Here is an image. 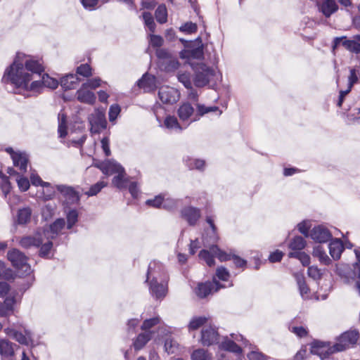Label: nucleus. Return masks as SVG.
Returning a JSON list of instances; mask_svg holds the SVG:
<instances>
[{"label": "nucleus", "instance_id": "40", "mask_svg": "<svg viewBox=\"0 0 360 360\" xmlns=\"http://www.w3.org/2000/svg\"><path fill=\"white\" fill-rule=\"evenodd\" d=\"M64 212L66 214L67 228L71 229L78 221V212L75 209H68L65 207Z\"/></svg>", "mask_w": 360, "mask_h": 360}, {"label": "nucleus", "instance_id": "47", "mask_svg": "<svg viewBox=\"0 0 360 360\" xmlns=\"http://www.w3.org/2000/svg\"><path fill=\"white\" fill-rule=\"evenodd\" d=\"M306 241L302 236H297L294 237L289 243V248L295 251H300L304 248Z\"/></svg>", "mask_w": 360, "mask_h": 360}, {"label": "nucleus", "instance_id": "44", "mask_svg": "<svg viewBox=\"0 0 360 360\" xmlns=\"http://www.w3.org/2000/svg\"><path fill=\"white\" fill-rule=\"evenodd\" d=\"M181 200L166 198V195H165L162 208L168 211H174L176 210L179 207V205H181Z\"/></svg>", "mask_w": 360, "mask_h": 360}, {"label": "nucleus", "instance_id": "53", "mask_svg": "<svg viewBox=\"0 0 360 360\" xmlns=\"http://www.w3.org/2000/svg\"><path fill=\"white\" fill-rule=\"evenodd\" d=\"M0 189L5 198H6L11 191V184L8 178L1 173H0Z\"/></svg>", "mask_w": 360, "mask_h": 360}, {"label": "nucleus", "instance_id": "32", "mask_svg": "<svg viewBox=\"0 0 360 360\" xmlns=\"http://www.w3.org/2000/svg\"><path fill=\"white\" fill-rule=\"evenodd\" d=\"M184 162L189 169L203 171L205 167V161L202 159L186 156L184 158Z\"/></svg>", "mask_w": 360, "mask_h": 360}, {"label": "nucleus", "instance_id": "30", "mask_svg": "<svg viewBox=\"0 0 360 360\" xmlns=\"http://www.w3.org/2000/svg\"><path fill=\"white\" fill-rule=\"evenodd\" d=\"M294 277L297 282V285L298 286V289L300 291V294L302 299L307 300L309 297V288L306 284L305 278L303 274L295 273L294 274Z\"/></svg>", "mask_w": 360, "mask_h": 360}, {"label": "nucleus", "instance_id": "49", "mask_svg": "<svg viewBox=\"0 0 360 360\" xmlns=\"http://www.w3.org/2000/svg\"><path fill=\"white\" fill-rule=\"evenodd\" d=\"M156 20L160 23H165L167 20V10L164 4L160 5L155 12Z\"/></svg>", "mask_w": 360, "mask_h": 360}, {"label": "nucleus", "instance_id": "15", "mask_svg": "<svg viewBox=\"0 0 360 360\" xmlns=\"http://www.w3.org/2000/svg\"><path fill=\"white\" fill-rule=\"evenodd\" d=\"M222 288H225V285L219 284L214 277L212 282L208 281L199 283L195 289V294L198 297L204 298Z\"/></svg>", "mask_w": 360, "mask_h": 360}, {"label": "nucleus", "instance_id": "7", "mask_svg": "<svg viewBox=\"0 0 360 360\" xmlns=\"http://www.w3.org/2000/svg\"><path fill=\"white\" fill-rule=\"evenodd\" d=\"M168 281V275L163 264L157 261L151 262L148 268L146 281Z\"/></svg>", "mask_w": 360, "mask_h": 360}, {"label": "nucleus", "instance_id": "19", "mask_svg": "<svg viewBox=\"0 0 360 360\" xmlns=\"http://www.w3.org/2000/svg\"><path fill=\"white\" fill-rule=\"evenodd\" d=\"M310 238L316 243H323L331 240L332 233L326 226L318 225L311 230Z\"/></svg>", "mask_w": 360, "mask_h": 360}, {"label": "nucleus", "instance_id": "60", "mask_svg": "<svg viewBox=\"0 0 360 360\" xmlns=\"http://www.w3.org/2000/svg\"><path fill=\"white\" fill-rule=\"evenodd\" d=\"M198 29L197 25L192 22H187L179 27V30L186 34H193L196 32Z\"/></svg>", "mask_w": 360, "mask_h": 360}, {"label": "nucleus", "instance_id": "29", "mask_svg": "<svg viewBox=\"0 0 360 360\" xmlns=\"http://www.w3.org/2000/svg\"><path fill=\"white\" fill-rule=\"evenodd\" d=\"M219 349L220 350L231 352L236 354H240L242 352L241 347L238 346L234 340H231L227 337L224 338L223 340L219 344Z\"/></svg>", "mask_w": 360, "mask_h": 360}, {"label": "nucleus", "instance_id": "28", "mask_svg": "<svg viewBox=\"0 0 360 360\" xmlns=\"http://www.w3.org/2000/svg\"><path fill=\"white\" fill-rule=\"evenodd\" d=\"M329 253L334 260H338L340 258L341 255L344 250V245L340 239H333L328 245Z\"/></svg>", "mask_w": 360, "mask_h": 360}, {"label": "nucleus", "instance_id": "55", "mask_svg": "<svg viewBox=\"0 0 360 360\" xmlns=\"http://www.w3.org/2000/svg\"><path fill=\"white\" fill-rule=\"evenodd\" d=\"M311 221L309 220H303L297 225L298 231L305 237H310Z\"/></svg>", "mask_w": 360, "mask_h": 360}, {"label": "nucleus", "instance_id": "21", "mask_svg": "<svg viewBox=\"0 0 360 360\" xmlns=\"http://www.w3.org/2000/svg\"><path fill=\"white\" fill-rule=\"evenodd\" d=\"M65 226V219L63 218L57 219L53 223L49 225V227L43 231L44 237L46 239H54Z\"/></svg>", "mask_w": 360, "mask_h": 360}, {"label": "nucleus", "instance_id": "3", "mask_svg": "<svg viewBox=\"0 0 360 360\" xmlns=\"http://www.w3.org/2000/svg\"><path fill=\"white\" fill-rule=\"evenodd\" d=\"M5 333L21 345H35L34 333L25 326L13 325L4 329Z\"/></svg>", "mask_w": 360, "mask_h": 360}, {"label": "nucleus", "instance_id": "23", "mask_svg": "<svg viewBox=\"0 0 360 360\" xmlns=\"http://www.w3.org/2000/svg\"><path fill=\"white\" fill-rule=\"evenodd\" d=\"M43 233L37 232L34 236L22 237L20 240V245L24 248L31 247H39L44 243Z\"/></svg>", "mask_w": 360, "mask_h": 360}, {"label": "nucleus", "instance_id": "51", "mask_svg": "<svg viewBox=\"0 0 360 360\" xmlns=\"http://www.w3.org/2000/svg\"><path fill=\"white\" fill-rule=\"evenodd\" d=\"M210 250L221 262L231 259L232 255L221 250L217 245H211Z\"/></svg>", "mask_w": 360, "mask_h": 360}, {"label": "nucleus", "instance_id": "58", "mask_svg": "<svg viewBox=\"0 0 360 360\" xmlns=\"http://www.w3.org/2000/svg\"><path fill=\"white\" fill-rule=\"evenodd\" d=\"M53 239H47V242L41 244L39 255L42 257H46L49 255V252L53 247Z\"/></svg>", "mask_w": 360, "mask_h": 360}, {"label": "nucleus", "instance_id": "17", "mask_svg": "<svg viewBox=\"0 0 360 360\" xmlns=\"http://www.w3.org/2000/svg\"><path fill=\"white\" fill-rule=\"evenodd\" d=\"M158 97L163 103L173 104L179 101L180 94L174 88L162 86L158 91Z\"/></svg>", "mask_w": 360, "mask_h": 360}, {"label": "nucleus", "instance_id": "52", "mask_svg": "<svg viewBox=\"0 0 360 360\" xmlns=\"http://www.w3.org/2000/svg\"><path fill=\"white\" fill-rule=\"evenodd\" d=\"M164 196L165 194H160L156 195L152 199H148L146 201V204L150 207H153L154 208H160L162 207V205L164 202Z\"/></svg>", "mask_w": 360, "mask_h": 360}, {"label": "nucleus", "instance_id": "10", "mask_svg": "<svg viewBox=\"0 0 360 360\" xmlns=\"http://www.w3.org/2000/svg\"><path fill=\"white\" fill-rule=\"evenodd\" d=\"M219 334L217 329L212 326H204L201 330L200 342L205 347L218 344Z\"/></svg>", "mask_w": 360, "mask_h": 360}, {"label": "nucleus", "instance_id": "38", "mask_svg": "<svg viewBox=\"0 0 360 360\" xmlns=\"http://www.w3.org/2000/svg\"><path fill=\"white\" fill-rule=\"evenodd\" d=\"M127 183L128 179L124 169L123 172L116 174L112 180V184L119 189L126 188Z\"/></svg>", "mask_w": 360, "mask_h": 360}, {"label": "nucleus", "instance_id": "46", "mask_svg": "<svg viewBox=\"0 0 360 360\" xmlns=\"http://www.w3.org/2000/svg\"><path fill=\"white\" fill-rule=\"evenodd\" d=\"M179 347L178 342L170 336L165 339L164 347L168 354L176 353L179 350Z\"/></svg>", "mask_w": 360, "mask_h": 360}, {"label": "nucleus", "instance_id": "5", "mask_svg": "<svg viewBox=\"0 0 360 360\" xmlns=\"http://www.w3.org/2000/svg\"><path fill=\"white\" fill-rule=\"evenodd\" d=\"M3 303L0 302V316H6L13 312V306L15 303V295L13 292H10L9 285L5 281L0 282V296L5 297Z\"/></svg>", "mask_w": 360, "mask_h": 360}, {"label": "nucleus", "instance_id": "34", "mask_svg": "<svg viewBox=\"0 0 360 360\" xmlns=\"http://www.w3.org/2000/svg\"><path fill=\"white\" fill-rule=\"evenodd\" d=\"M79 79L75 74H69L60 79V85L65 90L75 89L78 83Z\"/></svg>", "mask_w": 360, "mask_h": 360}, {"label": "nucleus", "instance_id": "57", "mask_svg": "<svg viewBox=\"0 0 360 360\" xmlns=\"http://www.w3.org/2000/svg\"><path fill=\"white\" fill-rule=\"evenodd\" d=\"M56 208L55 203L46 204L41 210L42 216L46 219L51 217L54 214Z\"/></svg>", "mask_w": 360, "mask_h": 360}, {"label": "nucleus", "instance_id": "4", "mask_svg": "<svg viewBox=\"0 0 360 360\" xmlns=\"http://www.w3.org/2000/svg\"><path fill=\"white\" fill-rule=\"evenodd\" d=\"M7 256L21 276H25L32 273L31 266L27 263V257L20 250L13 249L8 252Z\"/></svg>", "mask_w": 360, "mask_h": 360}, {"label": "nucleus", "instance_id": "1", "mask_svg": "<svg viewBox=\"0 0 360 360\" xmlns=\"http://www.w3.org/2000/svg\"><path fill=\"white\" fill-rule=\"evenodd\" d=\"M41 63L30 56L18 52L13 62L6 68L2 82L11 85L15 94L25 97L37 96L44 87L55 89L59 82L47 74Z\"/></svg>", "mask_w": 360, "mask_h": 360}, {"label": "nucleus", "instance_id": "2", "mask_svg": "<svg viewBox=\"0 0 360 360\" xmlns=\"http://www.w3.org/2000/svg\"><path fill=\"white\" fill-rule=\"evenodd\" d=\"M191 66L194 71L193 82L197 87L207 85L217 77L215 70L205 63H191Z\"/></svg>", "mask_w": 360, "mask_h": 360}, {"label": "nucleus", "instance_id": "11", "mask_svg": "<svg viewBox=\"0 0 360 360\" xmlns=\"http://www.w3.org/2000/svg\"><path fill=\"white\" fill-rule=\"evenodd\" d=\"M340 45L353 53H360V44L354 39V36L352 39H348L345 36L335 37L333 41V50L336 49Z\"/></svg>", "mask_w": 360, "mask_h": 360}, {"label": "nucleus", "instance_id": "33", "mask_svg": "<svg viewBox=\"0 0 360 360\" xmlns=\"http://www.w3.org/2000/svg\"><path fill=\"white\" fill-rule=\"evenodd\" d=\"M155 78L154 76L143 75V77L137 81V85L145 91H149L154 89Z\"/></svg>", "mask_w": 360, "mask_h": 360}, {"label": "nucleus", "instance_id": "27", "mask_svg": "<svg viewBox=\"0 0 360 360\" xmlns=\"http://www.w3.org/2000/svg\"><path fill=\"white\" fill-rule=\"evenodd\" d=\"M319 11L326 17L329 18L335 13L338 6L335 0H323L318 4Z\"/></svg>", "mask_w": 360, "mask_h": 360}, {"label": "nucleus", "instance_id": "16", "mask_svg": "<svg viewBox=\"0 0 360 360\" xmlns=\"http://www.w3.org/2000/svg\"><path fill=\"white\" fill-rule=\"evenodd\" d=\"M6 151L10 154L15 167H18L22 173L27 171L28 155L25 152L15 151L12 148H6Z\"/></svg>", "mask_w": 360, "mask_h": 360}, {"label": "nucleus", "instance_id": "22", "mask_svg": "<svg viewBox=\"0 0 360 360\" xmlns=\"http://www.w3.org/2000/svg\"><path fill=\"white\" fill-rule=\"evenodd\" d=\"M206 221L209 224L210 227L205 231V234L202 236L205 245H210L211 243H216L218 239V235L217 233V227L214 224V220L211 217L206 218Z\"/></svg>", "mask_w": 360, "mask_h": 360}, {"label": "nucleus", "instance_id": "50", "mask_svg": "<svg viewBox=\"0 0 360 360\" xmlns=\"http://www.w3.org/2000/svg\"><path fill=\"white\" fill-rule=\"evenodd\" d=\"M289 257L297 258L303 266H308L310 264V257L309 256L304 252L301 251H295L290 252L288 254Z\"/></svg>", "mask_w": 360, "mask_h": 360}, {"label": "nucleus", "instance_id": "63", "mask_svg": "<svg viewBox=\"0 0 360 360\" xmlns=\"http://www.w3.org/2000/svg\"><path fill=\"white\" fill-rule=\"evenodd\" d=\"M18 186L21 191H26L29 189L30 184L27 178L18 175L16 179Z\"/></svg>", "mask_w": 360, "mask_h": 360}, {"label": "nucleus", "instance_id": "20", "mask_svg": "<svg viewBox=\"0 0 360 360\" xmlns=\"http://www.w3.org/2000/svg\"><path fill=\"white\" fill-rule=\"evenodd\" d=\"M180 215L190 226H195L201 216V211L198 207L186 206L181 210Z\"/></svg>", "mask_w": 360, "mask_h": 360}, {"label": "nucleus", "instance_id": "31", "mask_svg": "<svg viewBox=\"0 0 360 360\" xmlns=\"http://www.w3.org/2000/svg\"><path fill=\"white\" fill-rule=\"evenodd\" d=\"M196 112L194 117V121H198L201 117L212 112H219V115L221 114V111L217 106H205V105L197 103L195 105Z\"/></svg>", "mask_w": 360, "mask_h": 360}, {"label": "nucleus", "instance_id": "24", "mask_svg": "<svg viewBox=\"0 0 360 360\" xmlns=\"http://www.w3.org/2000/svg\"><path fill=\"white\" fill-rule=\"evenodd\" d=\"M100 169L105 175H112L118 172H123L124 167L115 160H106L100 164Z\"/></svg>", "mask_w": 360, "mask_h": 360}, {"label": "nucleus", "instance_id": "45", "mask_svg": "<svg viewBox=\"0 0 360 360\" xmlns=\"http://www.w3.org/2000/svg\"><path fill=\"white\" fill-rule=\"evenodd\" d=\"M151 332L146 331L138 335L136 340L134 342V347L135 349H140L150 340Z\"/></svg>", "mask_w": 360, "mask_h": 360}, {"label": "nucleus", "instance_id": "56", "mask_svg": "<svg viewBox=\"0 0 360 360\" xmlns=\"http://www.w3.org/2000/svg\"><path fill=\"white\" fill-rule=\"evenodd\" d=\"M107 186V184L103 181H98L97 182L96 184H95L94 185L91 186V188H89V190L86 192V194L88 195V196H94V195H96L97 193H98L101 190L105 187Z\"/></svg>", "mask_w": 360, "mask_h": 360}, {"label": "nucleus", "instance_id": "9", "mask_svg": "<svg viewBox=\"0 0 360 360\" xmlns=\"http://www.w3.org/2000/svg\"><path fill=\"white\" fill-rule=\"evenodd\" d=\"M196 41L198 43L197 47L191 46L188 49L182 50L179 53V57L181 59H186L190 65L193 63L191 62L192 59L202 60L204 58L203 44L200 37H198Z\"/></svg>", "mask_w": 360, "mask_h": 360}, {"label": "nucleus", "instance_id": "12", "mask_svg": "<svg viewBox=\"0 0 360 360\" xmlns=\"http://www.w3.org/2000/svg\"><path fill=\"white\" fill-rule=\"evenodd\" d=\"M359 338L356 331H347L340 335L338 342L335 344L337 352H342L356 344Z\"/></svg>", "mask_w": 360, "mask_h": 360}, {"label": "nucleus", "instance_id": "61", "mask_svg": "<svg viewBox=\"0 0 360 360\" xmlns=\"http://www.w3.org/2000/svg\"><path fill=\"white\" fill-rule=\"evenodd\" d=\"M160 321V318L158 316L146 319L141 326V329L143 330H147L152 327L159 324Z\"/></svg>", "mask_w": 360, "mask_h": 360}, {"label": "nucleus", "instance_id": "59", "mask_svg": "<svg viewBox=\"0 0 360 360\" xmlns=\"http://www.w3.org/2000/svg\"><path fill=\"white\" fill-rule=\"evenodd\" d=\"M178 80L183 84L186 89H191L192 82L190 77V74L187 72H182L178 74Z\"/></svg>", "mask_w": 360, "mask_h": 360}, {"label": "nucleus", "instance_id": "43", "mask_svg": "<svg viewBox=\"0 0 360 360\" xmlns=\"http://www.w3.org/2000/svg\"><path fill=\"white\" fill-rule=\"evenodd\" d=\"M41 197L44 200H51L56 193V186H53L49 182L43 183Z\"/></svg>", "mask_w": 360, "mask_h": 360}, {"label": "nucleus", "instance_id": "18", "mask_svg": "<svg viewBox=\"0 0 360 360\" xmlns=\"http://www.w3.org/2000/svg\"><path fill=\"white\" fill-rule=\"evenodd\" d=\"M168 281H146L148 283L149 291L153 297L156 300L164 298L167 292Z\"/></svg>", "mask_w": 360, "mask_h": 360}, {"label": "nucleus", "instance_id": "36", "mask_svg": "<svg viewBox=\"0 0 360 360\" xmlns=\"http://www.w3.org/2000/svg\"><path fill=\"white\" fill-rule=\"evenodd\" d=\"M32 210L29 207L19 209L17 214V221L18 224H26L31 219Z\"/></svg>", "mask_w": 360, "mask_h": 360}, {"label": "nucleus", "instance_id": "54", "mask_svg": "<svg viewBox=\"0 0 360 360\" xmlns=\"http://www.w3.org/2000/svg\"><path fill=\"white\" fill-rule=\"evenodd\" d=\"M142 16L146 26L148 27L150 32H154L155 24L152 14L149 12H143Z\"/></svg>", "mask_w": 360, "mask_h": 360}, {"label": "nucleus", "instance_id": "41", "mask_svg": "<svg viewBox=\"0 0 360 360\" xmlns=\"http://www.w3.org/2000/svg\"><path fill=\"white\" fill-rule=\"evenodd\" d=\"M209 321V317L202 316H194L193 317L188 326L189 330H195L204 326Z\"/></svg>", "mask_w": 360, "mask_h": 360}, {"label": "nucleus", "instance_id": "37", "mask_svg": "<svg viewBox=\"0 0 360 360\" xmlns=\"http://www.w3.org/2000/svg\"><path fill=\"white\" fill-rule=\"evenodd\" d=\"M312 255L317 257L319 262L324 265H328L331 262V259L320 245L314 248Z\"/></svg>", "mask_w": 360, "mask_h": 360}, {"label": "nucleus", "instance_id": "39", "mask_svg": "<svg viewBox=\"0 0 360 360\" xmlns=\"http://www.w3.org/2000/svg\"><path fill=\"white\" fill-rule=\"evenodd\" d=\"M109 1L110 0H80L84 8L89 11L96 10Z\"/></svg>", "mask_w": 360, "mask_h": 360}, {"label": "nucleus", "instance_id": "64", "mask_svg": "<svg viewBox=\"0 0 360 360\" xmlns=\"http://www.w3.org/2000/svg\"><path fill=\"white\" fill-rule=\"evenodd\" d=\"M249 360H268L269 356L259 352L258 349L252 350L247 355Z\"/></svg>", "mask_w": 360, "mask_h": 360}, {"label": "nucleus", "instance_id": "13", "mask_svg": "<svg viewBox=\"0 0 360 360\" xmlns=\"http://www.w3.org/2000/svg\"><path fill=\"white\" fill-rule=\"evenodd\" d=\"M311 352L319 356L321 359H325L337 351L335 345L330 346L326 342L314 341L311 345Z\"/></svg>", "mask_w": 360, "mask_h": 360}, {"label": "nucleus", "instance_id": "14", "mask_svg": "<svg viewBox=\"0 0 360 360\" xmlns=\"http://www.w3.org/2000/svg\"><path fill=\"white\" fill-rule=\"evenodd\" d=\"M195 114L194 108L188 102L182 103L177 110V115L184 124V128H187L191 123L195 122Z\"/></svg>", "mask_w": 360, "mask_h": 360}, {"label": "nucleus", "instance_id": "6", "mask_svg": "<svg viewBox=\"0 0 360 360\" xmlns=\"http://www.w3.org/2000/svg\"><path fill=\"white\" fill-rule=\"evenodd\" d=\"M90 124V131L92 134H98L107 127L105 110L97 108L88 117Z\"/></svg>", "mask_w": 360, "mask_h": 360}, {"label": "nucleus", "instance_id": "35", "mask_svg": "<svg viewBox=\"0 0 360 360\" xmlns=\"http://www.w3.org/2000/svg\"><path fill=\"white\" fill-rule=\"evenodd\" d=\"M164 125L168 129L175 130L179 132L186 129L184 128V125H181L176 117L171 115L166 117L164 121Z\"/></svg>", "mask_w": 360, "mask_h": 360}, {"label": "nucleus", "instance_id": "48", "mask_svg": "<svg viewBox=\"0 0 360 360\" xmlns=\"http://www.w3.org/2000/svg\"><path fill=\"white\" fill-rule=\"evenodd\" d=\"M199 258L204 261L207 266H212L214 265V254L212 251L207 250H202L199 253Z\"/></svg>", "mask_w": 360, "mask_h": 360}, {"label": "nucleus", "instance_id": "26", "mask_svg": "<svg viewBox=\"0 0 360 360\" xmlns=\"http://www.w3.org/2000/svg\"><path fill=\"white\" fill-rule=\"evenodd\" d=\"M77 98L80 102L88 104H93L96 101L94 94L84 84L77 91Z\"/></svg>", "mask_w": 360, "mask_h": 360}, {"label": "nucleus", "instance_id": "62", "mask_svg": "<svg viewBox=\"0 0 360 360\" xmlns=\"http://www.w3.org/2000/svg\"><path fill=\"white\" fill-rule=\"evenodd\" d=\"M216 278L222 281H228L230 278V274L225 267L220 266L217 269Z\"/></svg>", "mask_w": 360, "mask_h": 360}, {"label": "nucleus", "instance_id": "8", "mask_svg": "<svg viewBox=\"0 0 360 360\" xmlns=\"http://www.w3.org/2000/svg\"><path fill=\"white\" fill-rule=\"evenodd\" d=\"M57 191L64 198L63 205L68 207L69 205L77 204L80 200L79 193L72 186L59 184L56 185Z\"/></svg>", "mask_w": 360, "mask_h": 360}, {"label": "nucleus", "instance_id": "42", "mask_svg": "<svg viewBox=\"0 0 360 360\" xmlns=\"http://www.w3.org/2000/svg\"><path fill=\"white\" fill-rule=\"evenodd\" d=\"M192 360H212V354L202 348L195 349L191 354Z\"/></svg>", "mask_w": 360, "mask_h": 360}, {"label": "nucleus", "instance_id": "25", "mask_svg": "<svg viewBox=\"0 0 360 360\" xmlns=\"http://www.w3.org/2000/svg\"><path fill=\"white\" fill-rule=\"evenodd\" d=\"M15 344L7 340H0V354L2 360H13Z\"/></svg>", "mask_w": 360, "mask_h": 360}]
</instances>
